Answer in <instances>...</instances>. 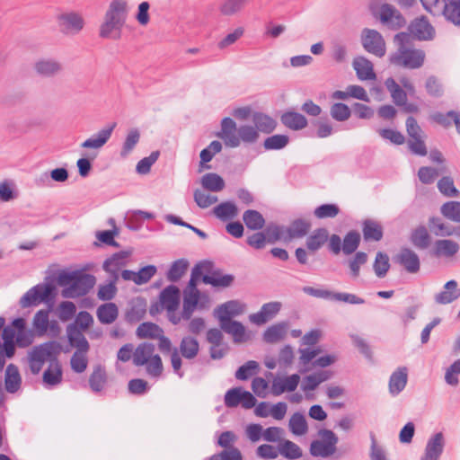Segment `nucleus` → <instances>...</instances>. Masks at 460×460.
<instances>
[{
    "label": "nucleus",
    "mask_w": 460,
    "mask_h": 460,
    "mask_svg": "<svg viewBox=\"0 0 460 460\" xmlns=\"http://www.w3.org/2000/svg\"><path fill=\"white\" fill-rule=\"evenodd\" d=\"M438 188L444 196L457 197L459 195V191L456 189L451 177L441 178L438 182Z\"/></svg>",
    "instance_id": "nucleus-60"
},
{
    "label": "nucleus",
    "mask_w": 460,
    "mask_h": 460,
    "mask_svg": "<svg viewBox=\"0 0 460 460\" xmlns=\"http://www.w3.org/2000/svg\"><path fill=\"white\" fill-rule=\"evenodd\" d=\"M243 388L235 387L229 389L225 394V404L228 408H234L241 404Z\"/></svg>",
    "instance_id": "nucleus-64"
},
{
    "label": "nucleus",
    "mask_w": 460,
    "mask_h": 460,
    "mask_svg": "<svg viewBox=\"0 0 460 460\" xmlns=\"http://www.w3.org/2000/svg\"><path fill=\"white\" fill-rule=\"evenodd\" d=\"M460 296V288L456 280L447 281L443 289L434 296V301L438 305H447L456 301Z\"/></svg>",
    "instance_id": "nucleus-21"
},
{
    "label": "nucleus",
    "mask_w": 460,
    "mask_h": 460,
    "mask_svg": "<svg viewBox=\"0 0 460 460\" xmlns=\"http://www.w3.org/2000/svg\"><path fill=\"white\" fill-rule=\"evenodd\" d=\"M279 452L288 459H297L302 456L301 448L290 440H285L279 446Z\"/></svg>",
    "instance_id": "nucleus-50"
},
{
    "label": "nucleus",
    "mask_w": 460,
    "mask_h": 460,
    "mask_svg": "<svg viewBox=\"0 0 460 460\" xmlns=\"http://www.w3.org/2000/svg\"><path fill=\"white\" fill-rule=\"evenodd\" d=\"M39 305L44 304L47 307L54 308L57 288L49 282L39 283L31 288Z\"/></svg>",
    "instance_id": "nucleus-12"
},
{
    "label": "nucleus",
    "mask_w": 460,
    "mask_h": 460,
    "mask_svg": "<svg viewBox=\"0 0 460 460\" xmlns=\"http://www.w3.org/2000/svg\"><path fill=\"white\" fill-rule=\"evenodd\" d=\"M411 242L418 249H427L430 244V236L426 227L420 226L414 229L411 234Z\"/></svg>",
    "instance_id": "nucleus-42"
},
{
    "label": "nucleus",
    "mask_w": 460,
    "mask_h": 460,
    "mask_svg": "<svg viewBox=\"0 0 460 460\" xmlns=\"http://www.w3.org/2000/svg\"><path fill=\"white\" fill-rule=\"evenodd\" d=\"M225 145L228 147H238L242 142L245 144H253L259 137L254 126L244 124L237 128L235 121L231 118H224L221 121V130L217 133Z\"/></svg>",
    "instance_id": "nucleus-3"
},
{
    "label": "nucleus",
    "mask_w": 460,
    "mask_h": 460,
    "mask_svg": "<svg viewBox=\"0 0 460 460\" xmlns=\"http://www.w3.org/2000/svg\"><path fill=\"white\" fill-rule=\"evenodd\" d=\"M124 24L125 22L105 14L103 22L100 26L99 35L103 39H119Z\"/></svg>",
    "instance_id": "nucleus-19"
},
{
    "label": "nucleus",
    "mask_w": 460,
    "mask_h": 460,
    "mask_svg": "<svg viewBox=\"0 0 460 460\" xmlns=\"http://www.w3.org/2000/svg\"><path fill=\"white\" fill-rule=\"evenodd\" d=\"M408 381V373L405 367H399L390 376L389 393L393 396L398 395L406 386Z\"/></svg>",
    "instance_id": "nucleus-24"
},
{
    "label": "nucleus",
    "mask_w": 460,
    "mask_h": 460,
    "mask_svg": "<svg viewBox=\"0 0 460 460\" xmlns=\"http://www.w3.org/2000/svg\"><path fill=\"white\" fill-rule=\"evenodd\" d=\"M444 448V437L441 432L432 436L426 446L425 455L421 460H438Z\"/></svg>",
    "instance_id": "nucleus-23"
},
{
    "label": "nucleus",
    "mask_w": 460,
    "mask_h": 460,
    "mask_svg": "<svg viewBox=\"0 0 460 460\" xmlns=\"http://www.w3.org/2000/svg\"><path fill=\"white\" fill-rule=\"evenodd\" d=\"M397 49L389 56L391 65L408 69H417L423 66L425 52L415 49L411 43V37L406 32H400L394 36Z\"/></svg>",
    "instance_id": "nucleus-1"
},
{
    "label": "nucleus",
    "mask_w": 460,
    "mask_h": 460,
    "mask_svg": "<svg viewBox=\"0 0 460 460\" xmlns=\"http://www.w3.org/2000/svg\"><path fill=\"white\" fill-rule=\"evenodd\" d=\"M88 351L76 350L70 360L71 368L75 373H83L88 365V359L86 357V353Z\"/></svg>",
    "instance_id": "nucleus-58"
},
{
    "label": "nucleus",
    "mask_w": 460,
    "mask_h": 460,
    "mask_svg": "<svg viewBox=\"0 0 460 460\" xmlns=\"http://www.w3.org/2000/svg\"><path fill=\"white\" fill-rule=\"evenodd\" d=\"M62 367L57 357L51 360L43 373V382L48 386H56L62 382Z\"/></svg>",
    "instance_id": "nucleus-26"
},
{
    "label": "nucleus",
    "mask_w": 460,
    "mask_h": 460,
    "mask_svg": "<svg viewBox=\"0 0 460 460\" xmlns=\"http://www.w3.org/2000/svg\"><path fill=\"white\" fill-rule=\"evenodd\" d=\"M35 72L44 77H54L61 74L64 66L61 62L54 58H41L34 64Z\"/></svg>",
    "instance_id": "nucleus-16"
},
{
    "label": "nucleus",
    "mask_w": 460,
    "mask_h": 460,
    "mask_svg": "<svg viewBox=\"0 0 460 460\" xmlns=\"http://www.w3.org/2000/svg\"><path fill=\"white\" fill-rule=\"evenodd\" d=\"M213 212L217 218L226 221L235 217L238 215V208L234 203L226 201L215 207Z\"/></svg>",
    "instance_id": "nucleus-39"
},
{
    "label": "nucleus",
    "mask_w": 460,
    "mask_h": 460,
    "mask_svg": "<svg viewBox=\"0 0 460 460\" xmlns=\"http://www.w3.org/2000/svg\"><path fill=\"white\" fill-rule=\"evenodd\" d=\"M199 351V344L198 341L191 336H185L181 339L179 348H174L171 355V364L173 372L182 377L184 373L181 371L182 360L181 357L191 360L194 359Z\"/></svg>",
    "instance_id": "nucleus-6"
},
{
    "label": "nucleus",
    "mask_w": 460,
    "mask_h": 460,
    "mask_svg": "<svg viewBox=\"0 0 460 460\" xmlns=\"http://www.w3.org/2000/svg\"><path fill=\"white\" fill-rule=\"evenodd\" d=\"M328 239V231L325 228H318L306 239V246L312 251L319 250Z\"/></svg>",
    "instance_id": "nucleus-43"
},
{
    "label": "nucleus",
    "mask_w": 460,
    "mask_h": 460,
    "mask_svg": "<svg viewBox=\"0 0 460 460\" xmlns=\"http://www.w3.org/2000/svg\"><path fill=\"white\" fill-rule=\"evenodd\" d=\"M105 14L126 22L128 16V2L126 0H112Z\"/></svg>",
    "instance_id": "nucleus-34"
},
{
    "label": "nucleus",
    "mask_w": 460,
    "mask_h": 460,
    "mask_svg": "<svg viewBox=\"0 0 460 460\" xmlns=\"http://www.w3.org/2000/svg\"><path fill=\"white\" fill-rule=\"evenodd\" d=\"M300 381L297 374L291 375L283 378H275L271 385V393L275 396H279L285 392H293L296 389Z\"/></svg>",
    "instance_id": "nucleus-22"
},
{
    "label": "nucleus",
    "mask_w": 460,
    "mask_h": 460,
    "mask_svg": "<svg viewBox=\"0 0 460 460\" xmlns=\"http://www.w3.org/2000/svg\"><path fill=\"white\" fill-rule=\"evenodd\" d=\"M116 126V122H112L107 125L99 130L95 135L84 141L81 144V147L87 149H101L111 138Z\"/></svg>",
    "instance_id": "nucleus-15"
},
{
    "label": "nucleus",
    "mask_w": 460,
    "mask_h": 460,
    "mask_svg": "<svg viewBox=\"0 0 460 460\" xmlns=\"http://www.w3.org/2000/svg\"><path fill=\"white\" fill-rule=\"evenodd\" d=\"M288 332V325L284 323H278L268 328L263 339L268 343H276L282 341Z\"/></svg>",
    "instance_id": "nucleus-38"
},
{
    "label": "nucleus",
    "mask_w": 460,
    "mask_h": 460,
    "mask_svg": "<svg viewBox=\"0 0 460 460\" xmlns=\"http://www.w3.org/2000/svg\"><path fill=\"white\" fill-rule=\"evenodd\" d=\"M234 280L232 275H220L213 273L211 275H205L203 277V283L212 285L213 287H229Z\"/></svg>",
    "instance_id": "nucleus-53"
},
{
    "label": "nucleus",
    "mask_w": 460,
    "mask_h": 460,
    "mask_svg": "<svg viewBox=\"0 0 460 460\" xmlns=\"http://www.w3.org/2000/svg\"><path fill=\"white\" fill-rule=\"evenodd\" d=\"M360 243V234L357 231L349 232L342 243V252L349 255L353 253L358 247Z\"/></svg>",
    "instance_id": "nucleus-52"
},
{
    "label": "nucleus",
    "mask_w": 460,
    "mask_h": 460,
    "mask_svg": "<svg viewBox=\"0 0 460 460\" xmlns=\"http://www.w3.org/2000/svg\"><path fill=\"white\" fill-rule=\"evenodd\" d=\"M352 65L358 79L363 81L376 79L373 64L367 58L358 57L354 58Z\"/></svg>",
    "instance_id": "nucleus-25"
},
{
    "label": "nucleus",
    "mask_w": 460,
    "mask_h": 460,
    "mask_svg": "<svg viewBox=\"0 0 460 460\" xmlns=\"http://www.w3.org/2000/svg\"><path fill=\"white\" fill-rule=\"evenodd\" d=\"M212 306L210 295L199 288L185 287L182 289L181 316H192L195 313H204Z\"/></svg>",
    "instance_id": "nucleus-5"
},
{
    "label": "nucleus",
    "mask_w": 460,
    "mask_h": 460,
    "mask_svg": "<svg viewBox=\"0 0 460 460\" xmlns=\"http://www.w3.org/2000/svg\"><path fill=\"white\" fill-rule=\"evenodd\" d=\"M395 260L409 273H417L420 270V258L415 252L409 248H402Z\"/></svg>",
    "instance_id": "nucleus-18"
},
{
    "label": "nucleus",
    "mask_w": 460,
    "mask_h": 460,
    "mask_svg": "<svg viewBox=\"0 0 460 460\" xmlns=\"http://www.w3.org/2000/svg\"><path fill=\"white\" fill-rule=\"evenodd\" d=\"M441 214L454 221L460 223V202L459 201H448L443 204L441 207Z\"/></svg>",
    "instance_id": "nucleus-55"
},
{
    "label": "nucleus",
    "mask_w": 460,
    "mask_h": 460,
    "mask_svg": "<svg viewBox=\"0 0 460 460\" xmlns=\"http://www.w3.org/2000/svg\"><path fill=\"white\" fill-rule=\"evenodd\" d=\"M18 305L20 309L26 311V313H31V310L39 306V303L34 296L31 288H29L19 299Z\"/></svg>",
    "instance_id": "nucleus-63"
},
{
    "label": "nucleus",
    "mask_w": 460,
    "mask_h": 460,
    "mask_svg": "<svg viewBox=\"0 0 460 460\" xmlns=\"http://www.w3.org/2000/svg\"><path fill=\"white\" fill-rule=\"evenodd\" d=\"M340 213V208L335 204H323L314 209L317 218H333Z\"/></svg>",
    "instance_id": "nucleus-61"
},
{
    "label": "nucleus",
    "mask_w": 460,
    "mask_h": 460,
    "mask_svg": "<svg viewBox=\"0 0 460 460\" xmlns=\"http://www.w3.org/2000/svg\"><path fill=\"white\" fill-rule=\"evenodd\" d=\"M247 305L241 300H229L215 308L213 316H239L246 314Z\"/></svg>",
    "instance_id": "nucleus-17"
},
{
    "label": "nucleus",
    "mask_w": 460,
    "mask_h": 460,
    "mask_svg": "<svg viewBox=\"0 0 460 460\" xmlns=\"http://www.w3.org/2000/svg\"><path fill=\"white\" fill-rule=\"evenodd\" d=\"M19 197V191L15 183L11 180H4L0 182V201L10 202Z\"/></svg>",
    "instance_id": "nucleus-45"
},
{
    "label": "nucleus",
    "mask_w": 460,
    "mask_h": 460,
    "mask_svg": "<svg viewBox=\"0 0 460 460\" xmlns=\"http://www.w3.org/2000/svg\"><path fill=\"white\" fill-rule=\"evenodd\" d=\"M258 369L259 364L254 360H250L237 369L235 377L238 380H247L253 376Z\"/></svg>",
    "instance_id": "nucleus-59"
},
{
    "label": "nucleus",
    "mask_w": 460,
    "mask_h": 460,
    "mask_svg": "<svg viewBox=\"0 0 460 460\" xmlns=\"http://www.w3.org/2000/svg\"><path fill=\"white\" fill-rule=\"evenodd\" d=\"M59 31L66 36H75L80 33L85 24L82 13L75 11H67L57 16Z\"/></svg>",
    "instance_id": "nucleus-10"
},
{
    "label": "nucleus",
    "mask_w": 460,
    "mask_h": 460,
    "mask_svg": "<svg viewBox=\"0 0 460 460\" xmlns=\"http://www.w3.org/2000/svg\"><path fill=\"white\" fill-rule=\"evenodd\" d=\"M329 378V376L326 372L315 373L305 377L302 389L304 391H313L321 383L324 382Z\"/></svg>",
    "instance_id": "nucleus-56"
},
{
    "label": "nucleus",
    "mask_w": 460,
    "mask_h": 460,
    "mask_svg": "<svg viewBox=\"0 0 460 460\" xmlns=\"http://www.w3.org/2000/svg\"><path fill=\"white\" fill-rule=\"evenodd\" d=\"M59 352V346L55 342H46L34 347L28 354L30 370L38 375L45 362H51Z\"/></svg>",
    "instance_id": "nucleus-8"
},
{
    "label": "nucleus",
    "mask_w": 460,
    "mask_h": 460,
    "mask_svg": "<svg viewBox=\"0 0 460 460\" xmlns=\"http://www.w3.org/2000/svg\"><path fill=\"white\" fill-rule=\"evenodd\" d=\"M57 284L63 288L61 296L64 298H75L84 296L94 286L93 275L79 270H60L56 278Z\"/></svg>",
    "instance_id": "nucleus-2"
},
{
    "label": "nucleus",
    "mask_w": 460,
    "mask_h": 460,
    "mask_svg": "<svg viewBox=\"0 0 460 460\" xmlns=\"http://www.w3.org/2000/svg\"><path fill=\"white\" fill-rule=\"evenodd\" d=\"M408 33L413 38L420 40H429L433 39L435 30L429 22L424 16L415 19L409 26Z\"/></svg>",
    "instance_id": "nucleus-14"
},
{
    "label": "nucleus",
    "mask_w": 460,
    "mask_h": 460,
    "mask_svg": "<svg viewBox=\"0 0 460 460\" xmlns=\"http://www.w3.org/2000/svg\"><path fill=\"white\" fill-rule=\"evenodd\" d=\"M362 232L366 241L378 242L383 238L381 224L372 219H367L363 222Z\"/></svg>",
    "instance_id": "nucleus-31"
},
{
    "label": "nucleus",
    "mask_w": 460,
    "mask_h": 460,
    "mask_svg": "<svg viewBox=\"0 0 460 460\" xmlns=\"http://www.w3.org/2000/svg\"><path fill=\"white\" fill-rule=\"evenodd\" d=\"M385 85L390 93L393 102L397 106H402L406 104L407 93L403 89H402L400 84H398L394 78H387L385 82Z\"/></svg>",
    "instance_id": "nucleus-33"
},
{
    "label": "nucleus",
    "mask_w": 460,
    "mask_h": 460,
    "mask_svg": "<svg viewBox=\"0 0 460 460\" xmlns=\"http://www.w3.org/2000/svg\"><path fill=\"white\" fill-rule=\"evenodd\" d=\"M140 139V133L138 129L137 128H131L123 142L121 150H120V156L121 157H127L132 150L135 148L137 144L139 142Z\"/></svg>",
    "instance_id": "nucleus-48"
},
{
    "label": "nucleus",
    "mask_w": 460,
    "mask_h": 460,
    "mask_svg": "<svg viewBox=\"0 0 460 460\" xmlns=\"http://www.w3.org/2000/svg\"><path fill=\"white\" fill-rule=\"evenodd\" d=\"M162 333H164V330L157 324L150 322L141 323L136 332V334L139 339L151 340H156Z\"/></svg>",
    "instance_id": "nucleus-37"
},
{
    "label": "nucleus",
    "mask_w": 460,
    "mask_h": 460,
    "mask_svg": "<svg viewBox=\"0 0 460 460\" xmlns=\"http://www.w3.org/2000/svg\"><path fill=\"white\" fill-rule=\"evenodd\" d=\"M379 18L383 23L393 27H402L405 24V20L401 13L389 4L381 5Z\"/></svg>",
    "instance_id": "nucleus-20"
},
{
    "label": "nucleus",
    "mask_w": 460,
    "mask_h": 460,
    "mask_svg": "<svg viewBox=\"0 0 460 460\" xmlns=\"http://www.w3.org/2000/svg\"><path fill=\"white\" fill-rule=\"evenodd\" d=\"M210 268V262L204 261L196 264L191 270L190 280L185 287L198 288L199 282H203V277L208 275Z\"/></svg>",
    "instance_id": "nucleus-35"
},
{
    "label": "nucleus",
    "mask_w": 460,
    "mask_h": 460,
    "mask_svg": "<svg viewBox=\"0 0 460 460\" xmlns=\"http://www.w3.org/2000/svg\"><path fill=\"white\" fill-rule=\"evenodd\" d=\"M67 338L72 347L77 349V350L88 351L89 343L83 334V332L76 325H68Z\"/></svg>",
    "instance_id": "nucleus-29"
},
{
    "label": "nucleus",
    "mask_w": 460,
    "mask_h": 460,
    "mask_svg": "<svg viewBox=\"0 0 460 460\" xmlns=\"http://www.w3.org/2000/svg\"><path fill=\"white\" fill-rule=\"evenodd\" d=\"M375 274L382 279L385 277L390 269L389 257L387 254L378 252L373 264Z\"/></svg>",
    "instance_id": "nucleus-49"
},
{
    "label": "nucleus",
    "mask_w": 460,
    "mask_h": 460,
    "mask_svg": "<svg viewBox=\"0 0 460 460\" xmlns=\"http://www.w3.org/2000/svg\"><path fill=\"white\" fill-rule=\"evenodd\" d=\"M441 14L447 22L460 28V0H444Z\"/></svg>",
    "instance_id": "nucleus-27"
},
{
    "label": "nucleus",
    "mask_w": 460,
    "mask_h": 460,
    "mask_svg": "<svg viewBox=\"0 0 460 460\" xmlns=\"http://www.w3.org/2000/svg\"><path fill=\"white\" fill-rule=\"evenodd\" d=\"M361 43L367 52L378 58L385 55V42L382 35L376 30L364 29L361 33Z\"/></svg>",
    "instance_id": "nucleus-11"
},
{
    "label": "nucleus",
    "mask_w": 460,
    "mask_h": 460,
    "mask_svg": "<svg viewBox=\"0 0 460 460\" xmlns=\"http://www.w3.org/2000/svg\"><path fill=\"white\" fill-rule=\"evenodd\" d=\"M330 115L336 121L343 122L349 119L351 111L347 104L336 102L331 106Z\"/></svg>",
    "instance_id": "nucleus-51"
},
{
    "label": "nucleus",
    "mask_w": 460,
    "mask_h": 460,
    "mask_svg": "<svg viewBox=\"0 0 460 460\" xmlns=\"http://www.w3.org/2000/svg\"><path fill=\"white\" fill-rule=\"evenodd\" d=\"M193 196L196 204L201 208H207L217 201V196L206 193L199 189L194 191Z\"/></svg>",
    "instance_id": "nucleus-62"
},
{
    "label": "nucleus",
    "mask_w": 460,
    "mask_h": 460,
    "mask_svg": "<svg viewBox=\"0 0 460 460\" xmlns=\"http://www.w3.org/2000/svg\"><path fill=\"white\" fill-rule=\"evenodd\" d=\"M288 427L290 431L297 436L305 435L308 430L305 417L300 412H296L291 416Z\"/></svg>",
    "instance_id": "nucleus-46"
},
{
    "label": "nucleus",
    "mask_w": 460,
    "mask_h": 460,
    "mask_svg": "<svg viewBox=\"0 0 460 460\" xmlns=\"http://www.w3.org/2000/svg\"><path fill=\"white\" fill-rule=\"evenodd\" d=\"M459 250L456 242L448 239L438 240L435 243V255L451 257Z\"/></svg>",
    "instance_id": "nucleus-41"
},
{
    "label": "nucleus",
    "mask_w": 460,
    "mask_h": 460,
    "mask_svg": "<svg viewBox=\"0 0 460 460\" xmlns=\"http://www.w3.org/2000/svg\"><path fill=\"white\" fill-rule=\"evenodd\" d=\"M252 120L257 132L261 131L266 134L272 132L277 125L271 117L261 112H254Z\"/></svg>",
    "instance_id": "nucleus-32"
},
{
    "label": "nucleus",
    "mask_w": 460,
    "mask_h": 460,
    "mask_svg": "<svg viewBox=\"0 0 460 460\" xmlns=\"http://www.w3.org/2000/svg\"><path fill=\"white\" fill-rule=\"evenodd\" d=\"M189 262L185 259H180L172 262L168 272L167 279L171 282H177L186 273Z\"/></svg>",
    "instance_id": "nucleus-44"
},
{
    "label": "nucleus",
    "mask_w": 460,
    "mask_h": 460,
    "mask_svg": "<svg viewBox=\"0 0 460 460\" xmlns=\"http://www.w3.org/2000/svg\"><path fill=\"white\" fill-rule=\"evenodd\" d=\"M21 385L22 377L18 367L13 364H9L5 369V390L10 394L16 393L20 389Z\"/></svg>",
    "instance_id": "nucleus-28"
},
{
    "label": "nucleus",
    "mask_w": 460,
    "mask_h": 460,
    "mask_svg": "<svg viewBox=\"0 0 460 460\" xmlns=\"http://www.w3.org/2000/svg\"><path fill=\"white\" fill-rule=\"evenodd\" d=\"M219 320L221 329L232 335L234 342L242 343L250 340L251 335L241 323L233 321V318H219Z\"/></svg>",
    "instance_id": "nucleus-13"
},
{
    "label": "nucleus",
    "mask_w": 460,
    "mask_h": 460,
    "mask_svg": "<svg viewBox=\"0 0 460 460\" xmlns=\"http://www.w3.org/2000/svg\"><path fill=\"white\" fill-rule=\"evenodd\" d=\"M318 435L320 439L312 441L310 445V454L323 458L332 456L337 450L339 441L336 434L330 429H323L319 430Z\"/></svg>",
    "instance_id": "nucleus-9"
},
{
    "label": "nucleus",
    "mask_w": 460,
    "mask_h": 460,
    "mask_svg": "<svg viewBox=\"0 0 460 460\" xmlns=\"http://www.w3.org/2000/svg\"><path fill=\"white\" fill-rule=\"evenodd\" d=\"M133 364L136 367H145L146 374L155 378L159 377L164 370L162 358L155 353V345L146 341L136 347Z\"/></svg>",
    "instance_id": "nucleus-4"
},
{
    "label": "nucleus",
    "mask_w": 460,
    "mask_h": 460,
    "mask_svg": "<svg viewBox=\"0 0 460 460\" xmlns=\"http://www.w3.org/2000/svg\"><path fill=\"white\" fill-rule=\"evenodd\" d=\"M243 220L251 230H260L263 228L265 225V219L263 216L257 210L248 209L243 215Z\"/></svg>",
    "instance_id": "nucleus-40"
},
{
    "label": "nucleus",
    "mask_w": 460,
    "mask_h": 460,
    "mask_svg": "<svg viewBox=\"0 0 460 460\" xmlns=\"http://www.w3.org/2000/svg\"><path fill=\"white\" fill-rule=\"evenodd\" d=\"M201 185L207 190L218 192L225 188L226 183L220 175L215 172H208L202 176Z\"/></svg>",
    "instance_id": "nucleus-36"
},
{
    "label": "nucleus",
    "mask_w": 460,
    "mask_h": 460,
    "mask_svg": "<svg viewBox=\"0 0 460 460\" xmlns=\"http://www.w3.org/2000/svg\"><path fill=\"white\" fill-rule=\"evenodd\" d=\"M181 291L175 285H169L159 294L158 301L150 307L152 315L165 311L168 315H173L180 307Z\"/></svg>",
    "instance_id": "nucleus-7"
},
{
    "label": "nucleus",
    "mask_w": 460,
    "mask_h": 460,
    "mask_svg": "<svg viewBox=\"0 0 460 460\" xmlns=\"http://www.w3.org/2000/svg\"><path fill=\"white\" fill-rule=\"evenodd\" d=\"M289 138L286 135H273L264 140L263 146L266 150H279L288 144Z\"/></svg>",
    "instance_id": "nucleus-57"
},
{
    "label": "nucleus",
    "mask_w": 460,
    "mask_h": 460,
    "mask_svg": "<svg viewBox=\"0 0 460 460\" xmlns=\"http://www.w3.org/2000/svg\"><path fill=\"white\" fill-rule=\"evenodd\" d=\"M311 224L305 219L294 220L288 228V233L290 238L304 237L310 230Z\"/></svg>",
    "instance_id": "nucleus-47"
},
{
    "label": "nucleus",
    "mask_w": 460,
    "mask_h": 460,
    "mask_svg": "<svg viewBox=\"0 0 460 460\" xmlns=\"http://www.w3.org/2000/svg\"><path fill=\"white\" fill-rule=\"evenodd\" d=\"M281 122L288 128L300 130L307 126L305 117L298 112L287 111L281 116Z\"/></svg>",
    "instance_id": "nucleus-30"
},
{
    "label": "nucleus",
    "mask_w": 460,
    "mask_h": 460,
    "mask_svg": "<svg viewBox=\"0 0 460 460\" xmlns=\"http://www.w3.org/2000/svg\"><path fill=\"white\" fill-rule=\"evenodd\" d=\"M105 382V370L100 366L96 367L89 378L91 389L94 392H99L103 388Z\"/></svg>",
    "instance_id": "nucleus-54"
}]
</instances>
